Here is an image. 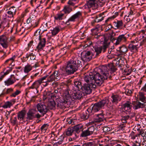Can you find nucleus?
<instances>
[{
    "instance_id": "e2e57ef3",
    "label": "nucleus",
    "mask_w": 146,
    "mask_h": 146,
    "mask_svg": "<svg viewBox=\"0 0 146 146\" xmlns=\"http://www.w3.org/2000/svg\"><path fill=\"white\" fill-rule=\"evenodd\" d=\"M129 117V116L127 115L124 116L122 117V120H125V121H123V123H126L127 122V120L128 119Z\"/></svg>"
},
{
    "instance_id": "680f3d73",
    "label": "nucleus",
    "mask_w": 146,
    "mask_h": 146,
    "mask_svg": "<svg viewBox=\"0 0 146 146\" xmlns=\"http://www.w3.org/2000/svg\"><path fill=\"white\" fill-rule=\"evenodd\" d=\"M86 43V44L87 45V46H89L92 44V42L90 40L89 38L87 39Z\"/></svg>"
},
{
    "instance_id": "1a4fd4ad",
    "label": "nucleus",
    "mask_w": 146,
    "mask_h": 146,
    "mask_svg": "<svg viewBox=\"0 0 146 146\" xmlns=\"http://www.w3.org/2000/svg\"><path fill=\"white\" fill-rule=\"evenodd\" d=\"M136 39L135 41H131L130 44L128 46V48L131 52H137L139 47L138 45V42L136 41Z\"/></svg>"
},
{
    "instance_id": "c85d7f7f",
    "label": "nucleus",
    "mask_w": 146,
    "mask_h": 146,
    "mask_svg": "<svg viewBox=\"0 0 146 146\" xmlns=\"http://www.w3.org/2000/svg\"><path fill=\"white\" fill-rule=\"evenodd\" d=\"M144 103H141L139 101H137L134 104V108L136 110L139 108H143L144 106Z\"/></svg>"
},
{
    "instance_id": "0e129e2a",
    "label": "nucleus",
    "mask_w": 146,
    "mask_h": 146,
    "mask_svg": "<svg viewBox=\"0 0 146 146\" xmlns=\"http://www.w3.org/2000/svg\"><path fill=\"white\" fill-rule=\"evenodd\" d=\"M79 137V135H77V134H75V136L72 138H69V140L70 141H73L75 140L76 139Z\"/></svg>"
},
{
    "instance_id": "c9c22d12",
    "label": "nucleus",
    "mask_w": 146,
    "mask_h": 146,
    "mask_svg": "<svg viewBox=\"0 0 146 146\" xmlns=\"http://www.w3.org/2000/svg\"><path fill=\"white\" fill-rule=\"evenodd\" d=\"M13 104L11 102L7 101L4 103V104L2 107L4 109L10 108L13 105Z\"/></svg>"
},
{
    "instance_id": "e433bc0d",
    "label": "nucleus",
    "mask_w": 146,
    "mask_h": 146,
    "mask_svg": "<svg viewBox=\"0 0 146 146\" xmlns=\"http://www.w3.org/2000/svg\"><path fill=\"white\" fill-rule=\"evenodd\" d=\"M52 94L50 92H44L43 94V99H44V100L47 99H49L52 98Z\"/></svg>"
},
{
    "instance_id": "052dcab7",
    "label": "nucleus",
    "mask_w": 146,
    "mask_h": 146,
    "mask_svg": "<svg viewBox=\"0 0 146 146\" xmlns=\"http://www.w3.org/2000/svg\"><path fill=\"white\" fill-rule=\"evenodd\" d=\"M9 11L12 13H13V14H15L16 9L15 8V7L13 6L11 7L9 9Z\"/></svg>"
},
{
    "instance_id": "c756f323",
    "label": "nucleus",
    "mask_w": 146,
    "mask_h": 146,
    "mask_svg": "<svg viewBox=\"0 0 146 146\" xmlns=\"http://www.w3.org/2000/svg\"><path fill=\"white\" fill-rule=\"evenodd\" d=\"M118 51L121 54H125L128 51V49L125 46L123 45L119 47L118 49Z\"/></svg>"
},
{
    "instance_id": "864d4df0",
    "label": "nucleus",
    "mask_w": 146,
    "mask_h": 146,
    "mask_svg": "<svg viewBox=\"0 0 146 146\" xmlns=\"http://www.w3.org/2000/svg\"><path fill=\"white\" fill-rule=\"evenodd\" d=\"M137 130L139 131V135H141L142 136H144L145 135L146 133L144 132L142 129L140 130V129H138Z\"/></svg>"
},
{
    "instance_id": "5701e85b",
    "label": "nucleus",
    "mask_w": 146,
    "mask_h": 146,
    "mask_svg": "<svg viewBox=\"0 0 146 146\" xmlns=\"http://www.w3.org/2000/svg\"><path fill=\"white\" fill-rule=\"evenodd\" d=\"M82 12L80 11H78L76 13L71 17L68 20L66 23L69 21H74L75 19L78 18L79 17L82 16Z\"/></svg>"
},
{
    "instance_id": "4be33fe9",
    "label": "nucleus",
    "mask_w": 146,
    "mask_h": 146,
    "mask_svg": "<svg viewBox=\"0 0 146 146\" xmlns=\"http://www.w3.org/2000/svg\"><path fill=\"white\" fill-rule=\"evenodd\" d=\"M127 39V35H119L116 39V41L115 44L116 45L119 44L121 41L125 42Z\"/></svg>"
},
{
    "instance_id": "f03ea898",
    "label": "nucleus",
    "mask_w": 146,
    "mask_h": 146,
    "mask_svg": "<svg viewBox=\"0 0 146 146\" xmlns=\"http://www.w3.org/2000/svg\"><path fill=\"white\" fill-rule=\"evenodd\" d=\"M110 70L111 71L114 72H115L116 69L115 68L113 64L111 63L109 64L108 66H100L98 69V71L102 74L106 80L108 78H110L109 70Z\"/></svg>"
},
{
    "instance_id": "8fccbe9b",
    "label": "nucleus",
    "mask_w": 146,
    "mask_h": 146,
    "mask_svg": "<svg viewBox=\"0 0 146 146\" xmlns=\"http://www.w3.org/2000/svg\"><path fill=\"white\" fill-rule=\"evenodd\" d=\"M84 146H95V143L94 141L86 143L83 145Z\"/></svg>"
},
{
    "instance_id": "423d86ee",
    "label": "nucleus",
    "mask_w": 146,
    "mask_h": 146,
    "mask_svg": "<svg viewBox=\"0 0 146 146\" xmlns=\"http://www.w3.org/2000/svg\"><path fill=\"white\" fill-rule=\"evenodd\" d=\"M94 84L96 83L98 86H100L103 83L104 80L106 79L99 72L96 73L95 74H93Z\"/></svg>"
},
{
    "instance_id": "72a5a7b5",
    "label": "nucleus",
    "mask_w": 146,
    "mask_h": 146,
    "mask_svg": "<svg viewBox=\"0 0 146 146\" xmlns=\"http://www.w3.org/2000/svg\"><path fill=\"white\" fill-rule=\"evenodd\" d=\"M57 136L56 137L54 138V140L51 142V143L52 144V146H61L62 144L58 141H57Z\"/></svg>"
},
{
    "instance_id": "37998d69",
    "label": "nucleus",
    "mask_w": 146,
    "mask_h": 146,
    "mask_svg": "<svg viewBox=\"0 0 146 146\" xmlns=\"http://www.w3.org/2000/svg\"><path fill=\"white\" fill-rule=\"evenodd\" d=\"M32 69V67L29 64H27L25 66L24 69V72L25 73H28Z\"/></svg>"
},
{
    "instance_id": "49530a36",
    "label": "nucleus",
    "mask_w": 146,
    "mask_h": 146,
    "mask_svg": "<svg viewBox=\"0 0 146 146\" xmlns=\"http://www.w3.org/2000/svg\"><path fill=\"white\" fill-rule=\"evenodd\" d=\"M110 36L109 38L111 41L113 42L116 40L115 38L114 37L115 35V34L114 32L112 31L111 34H110Z\"/></svg>"
},
{
    "instance_id": "4d7b16f0",
    "label": "nucleus",
    "mask_w": 146,
    "mask_h": 146,
    "mask_svg": "<svg viewBox=\"0 0 146 146\" xmlns=\"http://www.w3.org/2000/svg\"><path fill=\"white\" fill-rule=\"evenodd\" d=\"M64 136H61L60 137H59L57 138V139L58 140V142H61V143L63 144V143L64 141Z\"/></svg>"
},
{
    "instance_id": "aec40b11",
    "label": "nucleus",
    "mask_w": 146,
    "mask_h": 146,
    "mask_svg": "<svg viewBox=\"0 0 146 146\" xmlns=\"http://www.w3.org/2000/svg\"><path fill=\"white\" fill-rule=\"evenodd\" d=\"M104 119V115L102 113L98 114L97 116L94 118L93 121L91 122V124H94L96 123H100L103 121Z\"/></svg>"
},
{
    "instance_id": "412c9836",
    "label": "nucleus",
    "mask_w": 146,
    "mask_h": 146,
    "mask_svg": "<svg viewBox=\"0 0 146 146\" xmlns=\"http://www.w3.org/2000/svg\"><path fill=\"white\" fill-rule=\"evenodd\" d=\"M84 80L87 83L89 82L94 83V78L93 74L91 73L89 74L88 75H86L84 76Z\"/></svg>"
},
{
    "instance_id": "9d476101",
    "label": "nucleus",
    "mask_w": 146,
    "mask_h": 146,
    "mask_svg": "<svg viewBox=\"0 0 146 146\" xmlns=\"http://www.w3.org/2000/svg\"><path fill=\"white\" fill-rule=\"evenodd\" d=\"M93 48L95 52L96 53V57L98 56L102 52L103 53L105 52L107 49L105 45H102V46H95L93 47Z\"/></svg>"
},
{
    "instance_id": "a19ab883",
    "label": "nucleus",
    "mask_w": 146,
    "mask_h": 146,
    "mask_svg": "<svg viewBox=\"0 0 146 146\" xmlns=\"http://www.w3.org/2000/svg\"><path fill=\"white\" fill-rule=\"evenodd\" d=\"M55 105V103L54 101H49L48 104V107L50 109H52L54 108Z\"/></svg>"
},
{
    "instance_id": "3c124183",
    "label": "nucleus",
    "mask_w": 146,
    "mask_h": 146,
    "mask_svg": "<svg viewBox=\"0 0 146 146\" xmlns=\"http://www.w3.org/2000/svg\"><path fill=\"white\" fill-rule=\"evenodd\" d=\"M6 18H4V21L1 24H2V27L4 28L5 27H9V23L8 22H5L4 21L6 19Z\"/></svg>"
},
{
    "instance_id": "de8ad7c7",
    "label": "nucleus",
    "mask_w": 146,
    "mask_h": 146,
    "mask_svg": "<svg viewBox=\"0 0 146 146\" xmlns=\"http://www.w3.org/2000/svg\"><path fill=\"white\" fill-rule=\"evenodd\" d=\"M29 57H30V58L31 60H34L36 57V56L34 54L32 53L29 54H27L26 55V58H28Z\"/></svg>"
},
{
    "instance_id": "20e7f679",
    "label": "nucleus",
    "mask_w": 146,
    "mask_h": 146,
    "mask_svg": "<svg viewBox=\"0 0 146 146\" xmlns=\"http://www.w3.org/2000/svg\"><path fill=\"white\" fill-rule=\"evenodd\" d=\"M109 102V100L108 98H105L101 101L95 103L92 108V111H98L104 106H107Z\"/></svg>"
},
{
    "instance_id": "338daca9",
    "label": "nucleus",
    "mask_w": 146,
    "mask_h": 146,
    "mask_svg": "<svg viewBox=\"0 0 146 146\" xmlns=\"http://www.w3.org/2000/svg\"><path fill=\"white\" fill-rule=\"evenodd\" d=\"M11 123L13 124V125H15L17 123V120L16 117L14 118V119L12 120Z\"/></svg>"
},
{
    "instance_id": "13d9d810",
    "label": "nucleus",
    "mask_w": 146,
    "mask_h": 146,
    "mask_svg": "<svg viewBox=\"0 0 146 146\" xmlns=\"http://www.w3.org/2000/svg\"><path fill=\"white\" fill-rule=\"evenodd\" d=\"M87 129L88 130L90 134L92 135L93 134V132L94 130V126H92L88 128Z\"/></svg>"
},
{
    "instance_id": "79ce46f5",
    "label": "nucleus",
    "mask_w": 146,
    "mask_h": 146,
    "mask_svg": "<svg viewBox=\"0 0 146 146\" xmlns=\"http://www.w3.org/2000/svg\"><path fill=\"white\" fill-rule=\"evenodd\" d=\"M64 16V14H58L54 17V19L55 20L57 21L62 20L63 19L62 17Z\"/></svg>"
},
{
    "instance_id": "2eb2a0df",
    "label": "nucleus",
    "mask_w": 146,
    "mask_h": 146,
    "mask_svg": "<svg viewBox=\"0 0 146 146\" xmlns=\"http://www.w3.org/2000/svg\"><path fill=\"white\" fill-rule=\"evenodd\" d=\"M73 127L75 132V134H77V135H78L81 132H82L84 129V125L81 123L77 124Z\"/></svg>"
},
{
    "instance_id": "c03bdc74",
    "label": "nucleus",
    "mask_w": 146,
    "mask_h": 146,
    "mask_svg": "<svg viewBox=\"0 0 146 146\" xmlns=\"http://www.w3.org/2000/svg\"><path fill=\"white\" fill-rule=\"evenodd\" d=\"M63 11L65 14H69L72 11V9L65 6Z\"/></svg>"
},
{
    "instance_id": "f257e3e1",
    "label": "nucleus",
    "mask_w": 146,
    "mask_h": 146,
    "mask_svg": "<svg viewBox=\"0 0 146 146\" xmlns=\"http://www.w3.org/2000/svg\"><path fill=\"white\" fill-rule=\"evenodd\" d=\"M81 62L78 58H72L67 61L65 67L66 72L68 75L74 74L78 70Z\"/></svg>"
},
{
    "instance_id": "7c9ffc66",
    "label": "nucleus",
    "mask_w": 146,
    "mask_h": 146,
    "mask_svg": "<svg viewBox=\"0 0 146 146\" xmlns=\"http://www.w3.org/2000/svg\"><path fill=\"white\" fill-rule=\"evenodd\" d=\"M73 127L68 128L66 131V135L68 136L72 135L73 133L74 132Z\"/></svg>"
},
{
    "instance_id": "6ab92c4d",
    "label": "nucleus",
    "mask_w": 146,
    "mask_h": 146,
    "mask_svg": "<svg viewBox=\"0 0 146 146\" xmlns=\"http://www.w3.org/2000/svg\"><path fill=\"white\" fill-rule=\"evenodd\" d=\"M83 93L80 90L74 91L72 94L73 98L75 100L80 99L83 96Z\"/></svg>"
},
{
    "instance_id": "ddd939ff",
    "label": "nucleus",
    "mask_w": 146,
    "mask_h": 146,
    "mask_svg": "<svg viewBox=\"0 0 146 146\" xmlns=\"http://www.w3.org/2000/svg\"><path fill=\"white\" fill-rule=\"evenodd\" d=\"M94 54L90 51H85L84 55L82 56L83 60L85 61H89L92 59Z\"/></svg>"
},
{
    "instance_id": "a878e982",
    "label": "nucleus",
    "mask_w": 146,
    "mask_h": 146,
    "mask_svg": "<svg viewBox=\"0 0 146 146\" xmlns=\"http://www.w3.org/2000/svg\"><path fill=\"white\" fill-rule=\"evenodd\" d=\"M95 4L96 0H89L84 6L85 8H89L95 6Z\"/></svg>"
},
{
    "instance_id": "9b49d317",
    "label": "nucleus",
    "mask_w": 146,
    "mask_h": 146,
    "mask_svg": "<svg viewBox=\"0 0 146 146\" xmlns=\"http://www.w3.org/2000/svg\"><path fill=\"white\" fill-rule=\"evenodd\" d=\"M36 108L38 111L44 116L48 111L46 106L44 104H38L36 105Z\"/></svg>"
},
{
    "instance_id": "393cba45",
    "label": "nucleus",
    "mask_w": 146,
    "mask_h": 146,
    "mask_svg": "<svg viewBox=\"0 0 146 146\" xmlns=\"http://www.w3.org/2000/svg\"><path fill=\"white\" fill-rule=\"evenodd\" d=\"M26 113L25 110H22L19 111L17 114L18 119L20 121L23 120Z\"/></svg>"
},
{
    "instance_id": "4468645a",
    "label": "nucleus",
    "mask_w": 146,
    "mask_h": 146,
    "mask_svg": "<svg viewBox=\"0 0 146 146\" xmlns=\"http://www.w3.org/2000/svg\"><path fill=\"white\" fill-rule=\"evenodd\" d=\"M122 109L125 112L129 113L132 107L131 103L129 101H127L122 106Z\"/></svg>"
},
{
    "instance_id": "bb28decb",
    "label": "nucleus",
    "mask_w": 146,
    "mask_h": 146,
    "mask_svg": "<svg viewBox=\"0 0 146 146\" xmlns=\"http://www.w3.org/2000/svg\"><path fill=\"white\" fill-rule=\"evenodd\" d=\"M91 110L90 108H88L85 112H83L81 115L82 119L84 120L88 119L89 116V112Z\"/></svg>"
},
{
    "instance_id": "473e14b6",
    "label": "nucleus",
    "mask_w": 146,
    "mask_h": 146,
    "mask_svg": "<svg viewBox=\"0 0 146 146\" xmlns=\"http://www.w3.org/2000/svg\"><path fill=\"white\" fill-rule=\"evenodd\" d=\"M74 86L77 88L78 90L82 89V83L80 82L78 80H74Z\"/></svg>"
},
{
    "instance_id": "2f4dec72",
    "label": "nucleus",
    "mask_w": 146,
    "mask_h": 146,
    "mask_svg": "<svg viewBox=\"0 0 146 146\" xmlns=\"http://www.w3.org/2000/svg\"><path fill=\"white\" fill-rule=\"evenodd\" d=\"M104 14L102 13L97 16L96 19L93 21L94 22H98L101 21L104 19Z\"/></svg>"
},
{
    "instance_id": "a18cd8bd",
    "label": "nucleus",
    "mask_w": 146,
    "mask_h": 146,
    "mask_svg": "<svg viewBox=\"0 0 146 146\" xmlns=\"http://www.w3.org/2000/svg\"><path fill=\"white\" fill-rule=\"evenodd\" d=\"M142 38H143V39H141L139 40L137 42L138 43L140 41L141 42H140V44L139 46V47L143 45L146 42V39L145 37L143 35L142 36Z\"/></svg>"
},
{
    "instance_id": "b1692460",
    "label": "nucleus",
    "mask_w": 146,
    "mask_h": 146,
    "mask_svg": "<svg viewBox=\"0 0 146 146\" xmlns=\"http://www.w3.org/2000/svg\"><path fill=\"white\" fill-rule=\"evenodd\" d=\"M114 25L115 27L114 29H121L123 28V23L122 20L117 21V22H113Z\"/></svg>"
},
{
    "instance_id": "f704fd0d",
    "label": "nucleus",
    "mask_w": 146,
    "mask_h": 146,
    "mask_svg": "<svg viewBox=\"0 0 146 146\" xmlns=\"http://www.w3.org/2000/svg\"><path fill=\"white\" fill-rule=\"evenodd\" d=\"M61 27H56L54 28L52 31V33L53 35H56L60 31Z\"/></svg>"
},
{
    "instance_id": "4c0bfd02",
    "label": "nucleus",
    "mask_w": 146,
    "mask_h": 146,
    "mask_svg": "<svg viewBox=\"0 0 146 146\" xmlns=\"http://www.w3.org/2000/svg\"><path fill=\"white\" fill-rule=\"evenodd\" d=\"M102 37H103L104 39V41L103 42L102 45H105L106 47V48L109 47L110 42H107L108 39L105 37V36L102 35L101 36Z\"/></svg>"
},
{
    "instance_id": "09e8293b",
    "label": "nucleus",
    "mask_w": 146,
    "mask_h": 146,
    "mask_svg": "<svg viewBox=\"0 0 146 146\" xmlns=\"http://www.w3.org/2000/svg\"><path fill=\"white\" fill-rule=\"evenodd\" d=\"M21 91L18 90H17L14 93H12L10 95V96L11 97H15L16 96L19 95Z\"/></svg>"
},
{
    "instance_id": "774afa93",
    "label": "nucleus",
    "mask_w": 146,
    "mask_h": 146,
    "mask_svg": "<svg viewBox=\"0 0 146 146\" xmlns=\"http://www.w3.org/2000/svg\"><path fill=\"white\" fill-rule=\"evenodd\" d=\"M29 18L31 19V20L33 22H34V21L36 19V17L34 15H32L30 16Z\"/></svg>"
},
{
    "instance_id": "39448f33",
    "label": "nucleus",
    "mask_w": 146,
    "mask_h": 146,
    "mask_svg": "<svg viewBox=\"0 0 146 146\" xmlns=\"http://www.w3.org/2000/svg\"><path fill=\"white\" fill-rule=\"evenodd\" d=\"M40 30L38 29L36 30L34 33V36L36 38H38L39 40L38 46L36 47L38 52L42 51L43 49V48L45 46L46 43V40L45 38H42L40 34Z\"/></svg>"
},
{
    "instance_id": "58836bf2",
    "label": "nucleus",
    "mask_w": 146,
    "mask_h": 146,
    "mask_svg": "<svg viewBox=\"0 0 146 146\" xmlns=\"http://www.w3.org/2000/svg\"><path fill=\"white\" fill-rule=\"evenodd\" d=\"M54 77L53 75H51L47 78V81L46 82V84L45 85V86L48 85V83L50 82H52L55 80Z\"/></svg>"
},
{
    "instance_id": "0eeeda50",
    "label": "nucleus",
    "mask_w": 146,
    "mask_h": 146,
    "mask_svg": "<svg viewBox=\"0 0 146 146\" xmlns=\"http://www.w3.org/2000/svg\"><path fill=\"white\" fill-rule=\"evenodd\" d=\"M96 87V85L94 83L85 84L82 86L81 89L83 93L87 94H90L92 92V88H95Z\"/></svg>"
},
{
    "instance_id": "ea45409f",
    "label": "nucleus",
    "mask_w": 146,
    "mask_h": 146,
    "mask_svg": "<svg viewBox=\"0 0 146 146\" xmlns=\"http://www.w3.org/2000/svg\"><path fill=\"white\" fill-rule=\"evenodd\" d=\"M90 135H91L89 132L88 130L87 129L84 131H83H83L81 134L80 136L82 137H86Z\"/></svg>"
},
{
    "instance_id": "cd10ccee",
    "label": "nucleus",
    "mask_w": 146,
    "mask_h": 146,
    "mask_svg": "<svg viewBox=\"0 0 146 146\" xmlns=\"http://www.w3.org/2000/svg\"><path fill=\"white\" fill-rule=\"evenodd\" d=\"M138 99L143 103L146 102V97L143 92H140L139 93Z\"/></svg>"
},
{
    "instance_id": "6e6552de",
    "label": "nucleus",
    "mask_w": 146,
    "mask_h": 146,
    "mask_svg": "<svg viewBox=\"0 0 146 146\" xmlns=\"http://www.w3.org/2000/svg\"><path fill=\"white\" fill-rule=\"evenodd\" d=\"M47 76H46L40 78L38 80L34 82L31 86L29 88V89H35L37 91V92H38L37 89L39 88L40 85L43 82H44V80H45L47 77Z\"/></svg>"
},
{
    "instance_id": "603ef678",
    "label": "nucleus",
    "mask_w": 146,
    "mask_h": 146,
    "mask_svg": "<svg viewBox=\"0 0 146 146\" xmlns=\"http://www.w3.org/2000/svg\"><path fill=\"white\" fill-rule=\"evenodd\" d=\"M48 126V125L47 124H44L42 126L40 129L42 131H45L47 129Z\"/></svg>"
},
{
    "instance_id": "bf43d9fd",
    "label": "nucleus",
    "mask_w": 146,
    "mask_h": 146,
    "mask_svg": "<svg viewBox=\"0 0 146 146\" xmlns=\"http://www.w3.org/2000/svg\"><path fill=\"white\" fill-rule=\"evenodd\" d=\"M133 90H129V89H127L125 92V94L127 95L130 96L131 95V94L132 93Z\"/></svg>"
},
{
    "instance_id": "6e6d98bb",
    "label": "nucleus",
    "mask_w": 146,
    "mask_h": 146,
    "mask_svg": "<svg viewBox=\"0 0 146 146\" xmlns=\"http://www.w3.org/2000/svg\"><path fill=\"white\" fill-rule=\"evenodd\" d=\"M13 91V89L12 88H7V89L6 92L5 93V94H9L12 93Z\"/></svg>"
},
{
    "instance_id": "7ed1b4c3",
    "label": "nucleus",
    "mask_w": 146,
    "mask_h": 146,
    "mask_svg": "<svg viewBox=\"0 0 146 146\" xmlns=\"http://www.w3.org/2000/svg\"><path fill=\"white\" fill-rule=\"evenodd\" d=\"M63 95V98H60L57 104L58 107L60 108L66 107L72 100L71 96L68 91H66Z\"/></svg>"
},
{
    "instance_id": "f8f14e48",
    "label": "nucleus",
    "mask_w": 146,
    "mask_h": 146,
    "mask_svg": "<svg viewBox=\"0 0 146 146\" xmlns=\"http://www.w3.org/2000/svg\"><path fill=\"white\" fill-rule=\"evenodd\" d=\"M8 38L5 35L0 36V44L3 47L7 48L9 44L7 41Z\"/></svg>"
},
{
    "instance_id": "5fc2aeb1",
    "label": "nucleus",
    "mask_w": 146,
    "mask_h": 146,
    "mask_svg": "<svg viewBox=\"0 0 146 146\" xmlns=\"http://www.w3.org/2000/svg\"><path fill=\"white\" fill-rule=\"evenodd\" d=\"M52 75H53L55 79H57L59 78L58 76H59V74L57 71H55Z\"/></svg>"
},
{
    "instance_id": "69168bd1",
    "label": "nucleus",
    "mask_w": 146,
    "mask_h": 146,
    "mask_svg": "<svg viewBox=\"0 0 146 146\" xmlns=\"http://www.w3.org/2000/svg\"><path fill=\"white\" fill-rule=\"evenodd\" d=\"M51 47L50 46H47L45 48V50L46 53H49L51 51Z\"/></svg>"
},
{
    "instance_id": "f3484780",
    "label": "nucleus",
    "mask_w": 146,
    "mask_h": 146,
    "mask_svg": "<svg viewBox=\"0 0 146 146\" xmlns=\"http://www.w3.org/2000/svg\"><path fill=\"white\" fill-rule=\"evenodd\" d=\"M111 101L112 104H117L121 100L122 98L121 96L118 94H113L111 96Z\"/></svg>"
},
{
    "instance_id": "a211bd4d",
    "label": "nucleus",
    "mask_w": 146,
    "mask_h": 146,
    "mask_svg": "<svg viewBox=\"0 0 146 146\" xmlns=\"http://www.w3.org/2000/svg\"><path fill=\"white\" fill-rule=\"evenodd\" d=\"M16 81V78L14 75H11L9 78L5 81L4 83L5 85L8 86L13 84Z\"/></svg>"
},
{
    "instance_id": "dca6fc26",
    "label": "nucleus",
    "mask_w": 146,
    "mask_h": 146,
    "mask_svg": "<svg viewBox=\"0 0 146 146\" xmlns=\"http://www.w3.org/2000/svg\"><path fill=\"white\" fill-rule=\"evenodd\" d=\"M37 111L36 110L33 109L29 110L27 113V119L29 120H32L35 117V113Z\"/></svg>"
}]
</instances>
